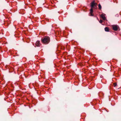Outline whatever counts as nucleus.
I'll list each match as a JSON object with an SVG mask.
<instances>
[{
  "instance_id": "obj_1",
  "label": "nucleus",
  "mask_w": 121,
  "mask_h": 121,
  "mask_svg": "<svg viewBox=\"0 0 121 121\" xmlns=\"http://www.w3.org/2000/svg\"><path fill=\"white\" fill-rule=\"evenodd\" d=\"M50 38L48 37H46L42 40V42L43 43L47 44L49 42Z\"/></svg>"
},
{
  "instance_id": "obj_2",
  "label": "nucleus",
  "mask_w": 121,
  "mask_h": 121,
  "mask_svg": "<svg viewBox=\"0 0 121 121\" xmlns=\"http://www.w3.org/2000/svg\"><path fill=\"white\" fill-rule=\"evenodd\" d=\"M112 28L114 30L117 31L119 27L118 26L116 25H114L112 26Z\"/></svg>"
},
{
  "instance_id": "obj_3",
  "label": "nucleus",
  "mask_w": 121,
  "mask_h": 121,
  "mask_svg": "<svg viewBox=\"0 0 121 121\" xmlns=\"http://www.w3.org/2000/svg\"><path fill=\"white\" fill-rule=\"evenodd\" d=\"M93 9L92 8H91L90 11L89 13L90 16H93L94 15L93 14Z\"/></svg>"
},
{
  "instance_id": "obj_4",
  "label": "nucleus",
  "mask_w": 121,
  "mask_h": 121,
  "mask_svg": "<svg viewBox=\"0 0 121 121\" xmlns=\"http://www.w3.org/2000/svg\"><path fill=\"white\" fill-rule=\"evenodd\" d=\"M95 6V3L94 1L92 2L91 4V7L92 8H94V6Z\"/></svg>"
},
{
  "instance_id": "obj_5",
  "label": "nucleus",
  "mask_w": 121,
  "mask_h": 121,
  "mask_svg": "<svg viewBox=\"0 0 121 121\" xmlns=\"http://www.w3.org/2000/svg\"><path fill=\"white\" fill-rule=\"evenodd\" d=\"M101 17L102 18L103 20H105L106 18L105 16V14H102L101 15Z\"/></svg>"
},
{
  "instance_id": "obj_6",
  "label": "nucleus",
  "mask_w": 121,
  "mask_h": 121,
  "mask_svg": "<svg viewBox=\"0 0 121 121\" xmlns=\"http://www.w3.org/2000/svg\"><path fill=\"white\" fill-rule=\"evenodd\" d=\"M35 45L37 46H40V41H37L35 43Z\"/></svg>"
},
{
  "instance_id": "obj_7",
  "label": "nucleus",
  "mask_w": 121,
  "mask_h": 121,
  "mask_svg": "<svg viewBox=\"0 0 121 121\" xmlns=\"http://www.w3.org/2000/svg\"><path fill=\"white\" fill-rule=\"evenodd\" d=\"M105 30L106 31L108 32L109 31V30L108 28V27H106L104 28Z\"/></svg>"
},
{
  "instance_id": "obj_8",
  "label": "nucleus",
  "mask_w": 121,
  "mask_h": 121,
  "mask_svg": "<svg viewBox=\"0 0 121 121\" xmlns=\"http://www.w3.org/2000/svg\"><path fill=\"white\" fill-rule=\"evenodd\" d=\"M99 8V9H101V6L100 4H99L98 5Z\"/></svg>"
},
{
  "instance_id": "obj_9",
  "label": "nucleus",
  "mask_w": 121,
  "mask_h": 121,
  "mask_svg": "<svg viewBox=\"0 0 121 121\" xmlns=\"http://www.w3.org/2000/svg\"><path fill=\"white\" fill-rule=\"evenodd\" d=\"M113 85L114 87H115L117 85V84L116 83H113Z\"/></svg>"
},
{
  "instance_id": "obj_10",
  "label": "nucleus",
  "mask_w": 121,
  "mask_h": 121,
  "mask_svg": "<svg viewBox=\"0 0 121 121\" xmlns=\"http://www.w3.org/2000/svg\"><path fill=\"white\" fill-rule=\"evenodd\" d=\"M103 22V21L102 20H100L99 21V22L100 23H102Z\"/></svg>"
}]
</instances>
